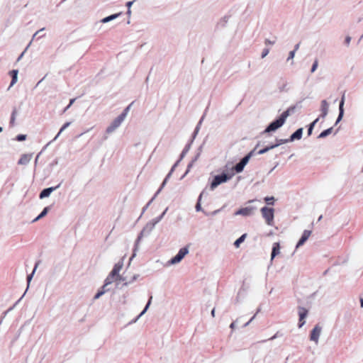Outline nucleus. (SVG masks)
Instances as JSON below:
<instances>
[{"instance_id": "43", "label": "nucleus", "mask_w": 363, "mask_h": 363, "mask_svg": "<svg viewBox=\"0 0 363 363\" xmlns=\"http://www.w3.org/2000/svg\"><path fill=\"white\" fill-rule=\"evenodd\" d=\"M211 315L213 317L215 316V309L214 308L211 311Z\"/></svg>"}, {"instance_id": "16", "label": "nucleus", "mask_w": 363, "mask_h": 363, "mask_svg": "<svg viewBox=\"0 0 363 363\" xmlns=\"http://www.w3.org/2000/svg\"><path fill=\"white\" fill-rule=\"evenodd\" d=\"M280 253V245L279 242H274L272 247V251L271 255V259H273L275 256Z\"/></svg>"}, {"instance_id": "41", "label": "nucleus", "mask_w": 363, "mask_h": 363, "mask_svg": "<svg viewBox=\"0 0 363 363\" xmlns=\"http://www.w3.org/2000/svg\"><path fill=\"white\" fill-rule=\"evenodd\" d=\"M265 43L267 45V44H273L274 42H271L269 40H265Z\"/></svg>"}, {"instance_id": "23", "label": "nucleus", "mask_w": 363, "mask_h": 363, "mask_svg": "<svg viewBox=\"0 0 363 363\" xmlns=\"http://www.w3.org/2000/svg\"><path fill=\"white\" fill-rule=\"evenodd\" d=\"M48 207H45L43 211L40 213V214L37 217L35 218L34 220H33V222L35 221H37L38 220H39L40 218L44 217L47 213H48Z\"/></svg>"}, {"instance_id": "12", "label": "nucleus", "mask_w": 363, "mask_h": 363, "mask_svg": "<svg viewBox=\"0 0 363 363\" xmlns=\"http://www.w3.org/2000/svg\"><path fill=\"white\" fill-rule=\"evenodd\" d=\"M33 157L32 154H23L18 162V164L25 165L29 163Z\"/></svg>"}, {"instance_id": "6", "label": "nucleus", "mask_w": 363, "mask_h": 363, "mask_svg": "<svg viewBox=\"0 0 363 363\" xmlns=\"http://www.w3.org/2000/svg\"><path fill=\"white\" fill-rule=\"evenodd\" d=\"M120 279L121 277L119 275V272L115 271L114 269H112L109 275L106 279L104 285L103 286L102 288H105L106 286L111 284L112 282L115 281H118Z\"/></svg>"}, {"instance_id": "30", "label": "nucleus", "mask_w": 363, "mask_h": 363, "mask_svg": "<svg viewBox=\"0 0 363 363\" xmlns=\"http://www.w3.org/2000/svg\"><path fill=\"white\" fill-rule=\"evenodd\" d=\"M318 60H315L314 63H313V66H312L311 72H314L315 71V69L318 67Z\"/></svg>"}, {"instance_id": "15", "label": "nucleus", "mask_w": 363, "mask_h": 363, "mask_svg": "<svg viewBox=\"0 0 363 363\" xmlns=\"http://www.w3.org/2000/svg\"><path fill=\"white\" fill-rule=\"evenodd\" d=\"M302 134H303V129L302 128H298L295 133H294L290 138H289V140L290 141H294L295 140H300L302 137Z\"/></svg>"}, {"instance_id": "14", "label": "nucleus", "mask_w": 363, "mask_h": 363, "mask_svg": "<svg viewBox=\"0 0 363 363\" xmlns=\"http://www.w3.org/2000/svg\"><path fill=\"white\" fill-rule=\"evenodd\" d=\"M56 188H57V186L50 187V188L43 189L40 194V198L43 199V198L49 196L50 194H51V192H52L55 189H56Z\"/></svg>"}, {"instance_id": "46", "label": "nucleus", "mask_w": 363, "mask_h": 363, "mask_svg": "<svg viewBox=\"0 0 363 363\" xmlns=\"http://www.w3.org/2000/svg\"><path fill=\"white\" fill-rule=\"evenodd\" d=\"M234 327H235V323H232L230 324V328H233Z\"/></svg>"}, {"instance_id": "8", "label": "nucleus", "mask_w": 363, "mask_h": 363, "mask_svg": "<svg viewBox=\"0 0 363 363\" xmlns=\"http://www.w3.org/2000/svg\"><path fill=\"white\" fill-rule=\"evenodd\" d=\"M321 327L319 325H316L314 328L312 330L311 334H310V340L311 341L315 342V343H318L319 336L321 333Z\"/></svg>"}, {"instance_id": "25", "label": "nucleus", "mask_w": 363, "mask_h": 363, "mask_svg": "<svg viewBox=\"0 0 363 363\" xmlns=\"http://www.w3.org/2000/svg\"><path fill=\"white\" fill-rule=\"evenodd\" d=\"M318 121V118H316L313 123H311L309 128L308 130V135H311L312 133V130L315 125V124Z\"/></svg>"}, {"instance_id": "36", "label": "nucleus", "mask_w": 363, "mask_h": 363, "mask_svg": "<svg viewBox=\"0 0 363 363\" xmlns=\"http://www.w3.org/2000/svg\"><path fill=\"white\" fill-rule=\"evenodd\" d=\"M269 52V49H267V48L264 49V50L262 53V57L264 58V57H266L268 55Z\"/></svg>"}, {"instance_id": "7", "label": "nucleus", "mask_w": 363, "mask_h": 363, "mask_svg": "<svg viewBox=\"0 0 363 363\" xmlns=\"http://www.w3.org/2000/svg\"><path fill=\"white\" fill-rule=\"evenodd\" d=\"M188 252L189 251L186 247L181 248L179 250V252L177 253V255L170 260V263L171 264H177V263L179 262L184 257V256L188 253Z\"/></svg>"}, {"instance_id": "44", "label": "nucleus", "mask_w": 363, "mask_h": 363, "mask_svg": "<svg viewBox=\"0 0 363 363\" xmlns=\"http://www.w3.org/2000/svg\"><path fill=\"white\" fill-rule=\"evenodd\" d=\"M43 29H41L38 31H36V33H35L34 36H35L36 35H38L40 31H42Z\"/></svg>"}, {"instance_id": "34", "label": "nucleus", "mask_w": 363, "mask_h": 363, "mask_svg": "<svg viewBox=\"0 0 363 363\" xmlns=\"http://www.w3.org/2000/svg\"><path fill=\"white\" fill-rule=\"evenodd\" d=\"M15 114H16V111H14L13 113H12V116H11V121H10V123L11 125H13L14 124V121H15Z\"/></svg>"}, {"instance_id": "27", "label": "nucleus", "mask_w": 363, "mask_h": 363, "mask_svg": "<svg viewBox=\"0 0 363 363\" xmlns=\"http://www.w3.org/2000/svg\"><path fill=\"white\" fill-rule=\"evenodd\" d=\"M288 142H291L289 140V139H279V140H277V143L275 145H277V147H278L279 145L284 144Z\"/></svg>"}, {"instance_id": "24", "label": "nucleus", "mask_w": 363, "mask_h": 363, "mask_svg": "<svg viewBox=\"0 0 363 363\" xmlns=\"http://www.w3.org/2000/svg\"><path fill=\"white\" fill-rule=\"evenodd\" d=\"M265 202L269 205H274V198L273 196L271 197H265L264 198Z\"/></svg>"}, {"instance_id": "28", "label": "nucleus", "mask_w": 363, "mask_h": 363, "mask_svg": "<svg viewBox=\"0 0 363 363\" xmlns=\"http://www.w3.org/2000/svg\"><path fill=\"white\" fill-rule=\"evenodd\" d=\"M299 45H296V48L294 50H292L289 52L288 60L293 59L294 57L295 51L298 48Z\"/></svg>"}, {"instance_id": "18", "label": "nucleus", "mask_w": 363, "mask_h": 363, "mask_svg": "<svg viewBox=\"0 0 363 363\" xmlns=\"http://www.w3.org/2000/svg\"><path fill=\"white\" fill-rule=\"evenodd\" d=\"M18 72L17 69H13L10 72V74L12 77L10 86H12L17 82Z\"/></svg>"}, {"instance_id": "45", "label": "nucleus", "mask_w": 363, "mask_h": 363, "mask_svg": "<svg viewBox=\"0 0 363 363\" xmlns=\"http://www.w3.org/2000/svg\"><path fill=\"white\" fill-rule=\"evenodd\" d=\"M361 306L363 307V298L360 299Z\"/></svg>"}, {"instance_id": "13", "label": "nucleus", "mask_w": 363, "mask_h": 363, "mask_svg": "<svg viewBox=\"0 0 363 363\" xmlns=\"http://www.w3.org/2000/svg\"><path fill=\"white\" fill-rule=\"evenodd\" d=\"M328 107H329V105H328V103L327 102V101L323 100L321 101V105H320V111H321L320 116L322 118H325L327 116L328 112Z\"/></svg>"}, {"instance_id": "26", "label": "nucleus", "mask_w": 363, "mask_h": 363, "mask_svg": "<svg viewBox=\"0 0 363 363\" xmlns=\"http://www.w3.org/2000/svg\"><path fill=\"white\" fill-rule=\"evenodd\" d=\"M122 267H123V264L122 263H116L113 269H114L115 271L118 272H120L121 269H122Z\"/></svg>"}, {"instance_id": "31", "label": "nucleus", "mask_w": 363, "mask_h": 363, "mask_svg": "<svg viewBox=\"0 0 363 363\" xmlns=\"http://www.w3.org/2000/svg\"><path fill=\"white\" fill-rule=\"evenodd\" d=\"M105 293V290L99 291L96 293V294L94 296V299L99 298L100 296H101Z\"/></svg>"}, {"instance_id": "4", "label": "nucleus", "mask_w": 363, "mask_h": 363, "mask_svg": "<svg viewBox=\"0 0 363 363\" xmlns=\"http://www.w3.org/2000/svg\"><path fill=\"white\" fill-rule=\"evenodd\" d=\"M253 152H254V150L253 151H251L250 153H248L246 156H245L241 160L240 162H238L234 167V169L235 170V172L237 173H240L241 172L245 166L247 164V162H249L250 157L252 156L253 155Z\"/></svg>"}, {"instance_id": "2", "label": "nucleus", "mask_w": 363, "mask_h": 363, "mask_svg": "<svg viewBox=\"0 0 363 363\" xmlns=\"http://www.w3.org/2000/svg\"><path fill=\"white\" fill-rule=\"evenodd\" d=\"M261 213L262 217L264 218L266 223L268 225L272 226L274 225V210L272 208L263 207L261 208Z\"/></svg>"}, {"instance_id": "42", "label": "nucleus", "mask_w": 363, "mask_h": 363, "mask_svg": "<svg viewBox=\"0 0 363 363\" xmlns=\"http://www.w3.org/2000/svg\"><path fill=\"white\" fill-rule=\"evenodd\" d=\"M196 208L197 211H199L200 209V204L199 203L196 204Z\"/></svg>"}, {"instance_id": "48", "label": "nucleus", "mask_w": 363, "mask_h": 363, "mask_svg": "<svg viewBox=\"0 0 363 363\" xmlns=\"http://www.w3.org/2000/svg\"><path fill=\"white\" fill-rule=\"evenodd\" d=\"M2 131V128L0 126V133Z\"/></svg>"}, {"instance_id": "1", "label": "nucleus", "mask_w": 363, "mask_h": 363, "mask_svg": "<svg viewBox=\"0 0 363 363\" xmlns=\"http://www.w3.org/2000/svg\"><path fill=\"white\" fill-rule=\"evenodd\" d=\"M289 111L290 109L284 111L278 119L269 125V126L265 129V132L269 133L271 131H274L282 126L285 123L286 119L289 116Z\"/></svg>"}, {"instance_id": "40", "label": "nucleus", "mask_w": 363, "mask_h": 363, "mask_svg": "<svg viewBox=\"0 0 363 363\" xmlns=\"http://www.w3.org/2000/svg\"><path fill=\"white\" fill-rule=\"evenodd\" d=\"M132 4H133V1H128L126 4V6L130 9V7L131 6Z\"/></svg>"}, {"instance_id": "5", "label": "nucleus", "mask_w": 363, "mask_h": 363, "mask_svg": "<svg viewBox=\"0 0 363 363\" xmlns=\"http://www.w3.org/2000/svg\"><path fill=\"white\" fill-rule=\"evenodd\" d=\"M230 176H228L225 174H221L220 175L216 176L211 183V188L212 189L216 188L219 184L227 182L228 179H230Z\"/></svg>"}, {"instance_id": "32", "label": "nucleus", "mask_w": 363, "mask_h": 363, "mask_svg": "<svg viewBox=\"0 0 363 363\" xmlns=\"http://www.w3.org/2000/svg\"><path fill=\"white\" fill-rule=\"evenodd\" d=\"M151 299H152V297H150L148 303H147L145 309L140 313V314L139 315L138 317L141 316L142 315H143L145 313V312L146 311V310L147 309V308L149 307L150 304V302H151Z\"/></svg>"}, {"instance_id": "20", "label": "nucleus", "mask_w": 363, "mask_h": 363, "mask_svg": "<svg viewBox=\"0 0 363 363\" xmlns=\"http://www.w3.org/2000/svg\"><path fill=\"white\" fill-rule=\"evenodd\" d=\"M246 236H247V234H243L242 235H241L238 240H235V242H234V245L237 248L239 247L240 243H242L245 240Z\"/></svg>"}, {"instance_id": "29", "label": "nucleus", "mask_w": 363, "mask_h": 363, "mask_svg": "<svg viewBox=\"0 0 363 363\" xmlns=\"http://www.w3.org/2000/svg\"><path fill=\"white\" fill-rule=\"evenodd\" d=\"M70 125V122H67L65 123L62 126V128H60L58 134H57V136L62 132L64 131L69 125Z\"/></svg>"}, {"instance_id": "38", "label": "nucleus", "mask_w": 363, "mask_h": 363, "mask_svg": "<svg viewBox=\"0 0 363 363\" xmlns=\"http://www.w3.org/2000/svg\"><path fill=\"white\" fill-rule=\"evenodd\" d=\"M279 336V332H277L274 336H272L269 340H274Z\"/></svg>"}, {"instance_id": "10", "label": "nucleus", "mask_w": 363, "mask_h": 363, "mask_svg": "<svg viewBox=\"0 0 363 363\" xmlns=\"http://www.w3.org/2000/svg\"><path fill=\"white\" fill-rule=\"evenodd\" d=\"M255 209V207H252V206H247V207H245V208H241L238 211H236L235 214V215H242V216H247L251 215Z\"/></svg>"}, {"instance_id": "19", "label": "nucleus", "mask_w": 363, "mask_h": 363, "mask_svg": "<svg viewBox=\"0 0 363 363\" xmlns=\"http://www.w3.org/2000/svg\"><path fill=\"white\" fill-rule=\"evenodd\" d=\"M277 147V145H271L269 146H267L263 149H261L259 150L258 152H257V154L259 155H262V154H264L266 153L267 152H268L269 150H272V149H274L275 147Z\"/></svg>"}, {"instance_id": "11", "label": "nucleus", "mask_w": 363, "mask_h": 363, "mask_svg": "<svg viewBox=\"0 0 363 363\" xmlns=\"http://www.w3.org/2000/svg\"><path fill=\"white\" fill-rule=\"evenodd\" d=\"M311 230H304L303 234H302V236L301 238H300L299 241L298 242L297 245H296V247H298L301 245H303L305 242L308 239V238L311 236Z\"/></svg>"}, {"instance_id": "9", "label": "nucleus", "mask_w": 363, "mask_h": 363, "mask_svg": "<svg viewBox=\"0 0 363 363\" xmlns=\"http://www.w3.org/2000/svg\"><path fill=\"white\" fill-rule=\"evenodd\" d=\"M308 310L303 307H298V315H299V321H298V327L301 328L305 324L304 319L308 315Z\"/></svg>"}, {"instance_id": "39", "label": "nucleus", "mask_w": 363, "mask_h": 363, "mask_svg": "<svg viewBox=\"0 0 363 363\" xmlns=\"http://www.w3.org/2000/svg\"><path fill=\"white\" fill-rule=\"evenodd\" d=\"M74 101H75V99H72L70 100V101H69V104H68V107H70V106L73 104V103L74 102Z\"/></svg>"}, {"instance_id": "3", "label": "nucleus", "mask_w": 363, "mask_h": 363, "mask_svg": "<svg viewBox=\"0 0 363 363\" xmlns=\"http://www.w3.org/2000/svg\"><path fill=\"white\" fill-rule=\"evenodd\" d=\"M129 109V106L127 107L125 111L120 115L118 116L113 122L106 129V132L108 133H112L113 131H114L120 125L121 123L123 121V120L125 119V116H126V114H127V112Z\"/></svg>"}, {"instance_id": "37", "label": "nucleus", "mask_w": 363, "mask_h": 363, "mask_svg": "<svg viewBox=\"0 0 363 363\" xmlns=\"http://www.w3.org/2000/svg\"><path fill=\"white\" fill-rule=\"evenodd\" d=\"M350 40H351V38L350 36H347L346 38H345V43L347 45H349L350 43Z\"/></svg>"}, {"instance_id": "17", "label": "nucleus", "mask_w": 363, "mask_h": 363, "mask_svg": "<svg viewBox=\"0 0 363 363\" xmlns=\"http://www.w3.org/2000/svg\"><path fill=\"white\" fill-rule=\"evenodd\" d=\"M344 102H345V96H342L341 101L340 103V106H339L340 113H339V116H338V118L337 119L336 123H337L342 119V118L343 116V113H344L343 105H344Z\"/></svg>"}, {"instance_id": "22", "label": "nucleus", "mask_w": 363, "mask_h": 363, "mask_svg": "<svg viewBox=\"0 0 363 363\" xmlns=\"http://www.w3.org/2000/svg\"><path fill=\"white\" fill-rule=\"evenodd\" d=\"M332 130H333V128H328L327 130H325L320 134L319 138H325V137L328 136V135H330L332 133Z\"/></svg>"}, {"instance_id": "35", "label": "nucleus", "mask_w": 363, "mask_h": 363, "mask_svg": "<svg viewBox=\"0 0 363 363\" xmlns=\"http://www.w3.org/2000/svg\"><path fill=\"white\" fill-rule=\"evenodd\" d=\"M38 263H37V264H35V267H34V269H33V273H32L30 275L28 276L27 279H28V283H29V282H30V281L31 280V279H32V276H33V274L35 272V269H36V268H37V267H38Z\"/></svg>"}, {"instance_id": "33", "label": "nucleus", "mask_w": 363, "mask_h": 363, "mask_svg": "<svg viewBox=\"0 0 363 363\" xmlns=\"http://www.w3.org/2000/svg\"><path fill=\"white\" fill-rule=\"evenodd\" d=\"M26 138V135H18L16 137V140H18V141L25 140Z\"/></svg>"}, {"instance_id": "47", "label": "nucleus", "mask_w": 363, "mask_h": 363, "mask_svg": "<svg viewBox=\"0 0 363 363\" xmlns=\"http://www.w3.org/2000/svg\"><path fill=\"white\" fill-rule=\"evenodd\" d=\"M69 108V107H68V106H66V108L64 109V112H65V111H66Z\"/></svg>"}, {"instance_id": "21", "label": "nucleus", "mask_w": 363, "mask_h": 363, "mask_svg": "<svg viewBox=\"0 0 363 363\" xmlns=\"http://www.w3.org/2000/svg\"><path fill=\"white\" fill-rule=\"evenodd\" d=\"M119 16V14H113V15H111L108 17H106L104 18H103L101 20V22L102 23H107V22H109L110 21L113 20V19H115L116 18H117L118 16Z\"/></svg>"}]
</instances>
